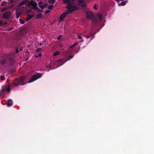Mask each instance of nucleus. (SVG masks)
Segmentation results:
<instances>
[{"label":"nucleus","instance_id":"obj_1","mask_svg":"<svg viewBox=\"0 0 154 154\" xmlns=\"http://www.w3.org/2000/svg\"><path fill=\"white\" fill-rule=\"evenodd\" d=\"M26 78V76H21L19 78H17L15 79L13 82L12 84H9L8 85L7 88L6 90L2 89L0 91V96L2 95V94L5 91H7L8 92H10L11 90V87H13V85H14L15 86H18L19 85H25L23 83V82Z\"/></svg>","mask_w":154,"mask_h":154},{"label":"nucleus","instance_id":"obj_2","mask_svg":"<svg viewBox=\"0 0 154 154\" xmlns=\"http://www.w3.org/2000/svg\"><path fill=\"white\" fill-rule=\"evenodd\" d=\"M66 8L68 10L66 12L63 13L61 15L60 19L61 21H63L64 19L65 18L67 14L77 10V8L76 7L74 6L72 7L70 4L67 5Z\"/></svg>","mask_w":154,"mask_h":154},{"label":"nucleus","instance_id":"obj_3","mask_svg":"<svg viewBox=\"0 0 154 154\" xmlns=\"http://www.w3.org/2000/svg\"><path fill=\"white\" fill-rule=\"evenodd\" d=\"M7 61L10 66H12L14 64V56L12 54H8L5 55Z\"/></svg>","mask_w":154,"mask_h":154},{"label":"nucleus","instance_id":"obj_4","mask_svg":"<svg viewBox=\"0 0 154 154\" xmlns=\"http://www.w3.org/2000/svg\"><path fill=\"white\" fill-rule=\"evenodd\" d=\"M42 76V74L40 73H38L36 74L33 76L28 81L29 83L32 82L40 78Z\"/></svg>","mask_w":154,"mask_h":154},{"label":"nucleus","instance_id":"obj_5","mask_svg":"<svg viewBox=\"0 0 154 154\" xmlns=\"http://www.w3.org/2000/svg\"><path fill=\"white\" fill-rule=\"evenodd\" d=\"M31 5L33 6L32 8L37 11V9L38 8V7L37 6V4L36 2L34 1L31 0L28 2V5L30 6Z\"/></svg>","mask_w":154,"mask_h":154},{"label":"nucleus","instance_id":"obj_6","mask_svg":"<svg viewBox=\"0 0 154 154\" xmlns=\"http://www.w3.org/2000/svg\"><path fill=\"white\" fill-rule=\"evenodd\" d=\"M75 0H63V1L64 3L65 4H67V5L69 4H70L72 6H75L76 7L77 10L78 8L75 5V3L74 2Z\"/></svg>","mask_w":154,"mask_h":154},{"label":"nucleus","instance_id":"obj_7","mask_svg":"<svg viewBox=\"0 0 154 154\" xmlns=\"http://www.w3.org/2000/svg\"><path fill=\"white\" fill-rule=\"evenodd\" d=\"M77 5L78 6H81L83 8H86V3L84 0H79Z\"/></svg>","mask_w":154,"mask_h":154},{"label":"nucleus","instance_id":"obj_8","mask_svg":"<svg viewBox=\"0 0 154 154\" xmlns=\"http://www.w3.org/2000/svg\"><path fill=\"white\" fill-rule=\"evenodd\" d=\"M11 16V13L10 11H8L5 12L2 15V18L5 19H9Z\"/></svg>","mask_w":154,"mask_h":154},{"label":"nucleus","instance_id":"obj_9","mask_svg":"<svg viewBox=\"0 0 154 154\" xmlns=\"http://www.w3.org/2000/svg\"><path fill=\"white\" fill-rule=\"evenodd\" d=\"M86 17L89 19H92L94 17L93 13L90 11H88L86 13Z\"/></svg>","mask_w":154,"mask_h":154},{"label":"nucleus","instance_id":"obj_10","mask_svg":"<svg viewBox=\"0 0 154 154\" xmlns=\"http://www.w3.org/2000/svg\"><path fill=\"white\" fill-rule=\"evenodd\" d=\"M48 4L46 3H43L42 2L40 1L38 2L39 6L42 9H43L45 8L47 5Z\"/></svg>","mask_w":154,"mask_h":154},{"label":"nucleus","instance_id":"obj_11","mask_svg":"<svg viewBox=\"0 0 154 154\" xmlns=\"http://www.w3.org/2000/svg\"><path fill=\"white\" fill-rule=\"evenodd\" d=\"M29 1L28 0H23L18 5V7H20L22 5H24L25 4L28 3Z\"/></svg>","mask_w":154,"mask_h":154},{"label":"nucleus","instance_id":"obj_12","mask_svg":"<svg viewBox=\"0 0 154 154\" xmlns=\"http://www.w3.org/2000/svg\"><path fill=\"white\" fill-rule=\"evenodd\" d=\"M13 105V101L11 99H9L7 103V106H10Z\"/></svg>","mask_w":154,"mask_h":154},{"label":"nucleus","instance_id":"obj_13","mask_svg":"<svg viewBox=\"0 0 154 154\" xmlns=\"http://www.w3.org/2000/svg\"><path fill=\"white\" fill-rule=\"evenodd\" d=\"M34 17L33 15H28L27 17V18L26 19V21H28L30 19H32Z\"/></svg>","mask_w":154,"mask_h":154},{"label":"nucleus","instance_id":"obj_14","mask_svg":"<svg viewBox=\"0 0 154 154\" xmlns=\"http://www.w3.org/2000/svg\"><path fill=\"white\" fill-rule=\"evenodd\" d=\"M7 60L6 59H4L1 60L0 63L1 64L3 65L5 64Z\"/></svg>","mask_w":154,"mask_h":154},{"label":"nucleus","instance_id":"obj_15","mask_svg":"<svg viewBox=\"0 0 154 154\" xmlns=\"http://www.w3.org/2000/svg\"><path fill=\"white\" fill-rule=\"evenodd\" d=\"M21 12L16 13V17L17 19H18L20 15L21 14Z\"/></svg>","mask_w":154,"mask_h":154},{"label":"nucleus","instance_id":"obj_16","mask_svg":"<svg viewBox=\"0 0 154 154\" xmlns=\"http://www.w3.org/2000/svg\"><path fill=\"white\" fill-rule=\"evenodd\" d=\"M42 17V14L41 13H40L36 15V19H39L40 18Z\"/></svg>","mask_w":154,"mask_h":154},{"label":"nucleus","instance_id":"obj_17","mask_svg":"<svg viewBox=\"0 0 154 154\" xmlns=\"http://www.w3.org/2000/svg\"><path fill=\"white\" fill-rule=\"evenodd\" d=\"M78 43L75 42V43H74V44L73 45L71 46L70 47V48H73V47L76 46V45H78Z\"/></svg>","mask_w":154,"mask_h":154},{"label":"nucleus","instance_id":"obj_18","mask_svg":"<svg viewBox=\"0 0 154 154\" xmlns=\"http://www.w3.org/2000/svg\"><path fill=\"white\" fill-rule=\"evenodd\" d=\"M48 2L51 4L54 3L55 2V0H49Z\"/></svg>","mask_w":154,"mask_h":154},{"label":"nucleus","instance_id":"obj_19","mask_svg":"<svg viewBox=\"0 0 154 154\" xmlns=\"http://www.w3.org/2000/svg\"><path fill=\"white\" fill-rule=\"evenodd\" d=\"M98 18L99 20L100 21H101L102 20V16L101 14H98Z\"/></svg>","mask_w":154,"mask_h":154},{"label":"nucleus","instance_id":"obj_20","mask_svg":"<svg viewBox=\"0 0 154 154\" xmlns=\"http://www.w3.org/2000/svg\"><path fill=\"white\" fill-rule=\"evenodd\" d=\"M60 53L59 51H56L54 54V55L55 56L59 54Z\"/></svg>","mask_w":154,"mask_h":154},{"label":"nucleus","instance_id":"obj_21","mask_svg":"<svg viewBox=\"0 0 154 154\" xmlns=\"http://www.w3.org/2000/svg\"><path fill=\"white\" fill-rule=\"evenodd\" d=\"M126 4V2L125 1L122 2L121 4H119V5H121L122 6L125 5Z\"/></svg>","mask_w":154,"mask_h":154},{"label":"nucleus","instance_id":"obj_22","mask_svg":"<svg viewBox=\"0 0 154 154\" xmlns=\"http://www.w3.org/2000/svg\"><path fill=\"white\" fill-rule=\"evenodd\" d=\"M20 23L22 24H23L25 23V21L24 20H23L22 19H20L19 20Z\"/></svg>","mask_w":154,"mask_h":154},{"label":"nucleus","instance_id":"obj_23","mask_svg":"<svg viewBox=\"0 0 154 154\" xmlns=\"http://www.w3.org/2000/svg\"><path fill=\"white\" fill-rule=\"evenodd\" d=\"M54 5H49L48 7V8L49 9L51 10L52 9Z\"/></svg>","mask_w":154,"mask_h":154},{"label":"nucleus","instance_id":"obj_24","mask_svg":"<svg viewBox=\"0 0 154 154\" xmlns=\"http://www.w3.org/2000/svg\"><path fill=\"white\" fill-rule=\"evenodd\" d=\"M0 78L2 80H4L5 79V77L4 75H1L0 76Z\"/></svg>","mask_w":154,"mask_h":154},{"label":"nucleus","instance_id":"obj_25","mask_svg":"<svg viewBox=\"0 0 154 154\" xmlns=\"http://www.w3.org/2000/svg\"><path fill=\"white\" fill-rule=\"evenodd\" d=\"M97 18H95L93 20V23H96L97 22Z\"/></svg>","mask_w":154,"mask_h":154},{"label":"nucleus","instance_id":"obj_26","mask_svg":"<svg viewBox=\"0 0 154 154\" xmlns=\"http://www.w3.org/2000/svg\"><path fill=\"white\" fill-rule=\"evenodd\" d=\"M7 10V8H1V12L4 11H5Z\"/></svg>","mask_w":154,"mask_h":154},{"label":"nucleus","instance_id":"obj_27","mask_svg":"<svg viewBox=\"0 0 154 154\" xmlns=\"http://www.w3.org/2000/svg\"><path fill=\"white\" fill-rule=\"evenodd\" d=\"M97 6V5L96 4H95L94 5V6L93 7L94 9H95V10H96L97 9V8L96 7Z\"/></svg>","mask_w":154,"mask_h":154},{"label":"nucleus","instance_id":"obj_28","mask_svg":"<svg viewBox=\"0 0 154 154\" xmlns=\"http://www.w3.org/2000/svg\"><path fill=\"white\" fill-rule=\"evenodd\" d=\"M36 11L37 12H38V13H39V12H42V10H41L39 8H38L37 9Z\"/></svg>","mask_w":154,"mask_h":154},{"label":"nucleus","instance_id":"obj_29","mask_svg":"<svg viewBox=\"0 0 154 154\" xmlns=\"http://www.w3.org/2000/svg\"><path fill=\"white\" fill-rule=\"evenodd\" d=\"M78 38L80 39H82V36L81 35H78Z\"/></svg>","mask_w":154,"mask_h":154},{"label":"nucleus","instance_id":"obj_30","mask_svg":"<svg viewBox=\"0 0 154 154\" xmlns=\"http://www.w3.org/2000/svg\"><path fill=\"white\" fill-rule=\"evenodd\" d=\"M73 56L72 55H69L68 58L69 59V60H70L73 57Z\"/></svg>","mask_w":154,"mask_h":154},{"label":"nucleus","instance_id":"obj_31","mask_svg":"<svg viewBox=\"0 0 154 154\" xmlns=\"http://www.w3.org/2000/svg\"><path fill=\"white\" fill-rule=\"evenodd\" d=\"M42 50V49L41 48H38L37 49V50L36 51L38 52H40Z\"/></svg>","mask_w":154,"mask_h":154},{"label":"nucleus","instance_id":"obj_32","mask_svg":"<svg viewBox=\"0 0 154 154\" xmlns=\"http://www.w3.org/2000/svg\"><path fill=\"white\" fill-rule=\"evenodd\" d=\"M19 52V50L18 48H17L16 50L15 53L17 54Z\"/></svg>","mask_w":154,"mask_h":154},{"label":"nucleus","instance_id":"obj_33","mask_svg":"<svg viewBox=\"0 0 154 154\" xmlns=\"http://www.w3.org/2000/svg\"><path fill=\"white\" fill-rule=\"evenodd\" d=\"M62 35H60L57 38V39L58 40H60L61 38V37H62Z\"/></svg>","mask_w":154,"mask_h":154},{"label":"nucleus","instance_id":"obj_34","mask_svg":"<svg viewBox=\"0 0 154 154\" xmlns=\"http://www.w3.org/2000/svg\"><path fill=\"white\" fill-rule=\"evenodd\" d=\"M42 56V54L41 53H40L38 54V56H36L35 57L38 58V57H41Z\"/></svg>","mask_w":154,"mask_h":154},{"label":"nucleus","instance_id":"obj_35","mask_svg":"<svg viewBox=\"0 0 154 154\" xmlns=\"http://www.w3.org/2000/svg\"><path fill=\"white\" fill-rule=\"evenodd\" d=\"M50 10H46V11H45V13L46 14H47L48 13L50 12Z\"/></svg>","mask_w":154,"mask_h":154},{"label":"nucleus","instance_id":"obj_36","mask_svg":"<svg viewBox=\"0 0 154 154\" xmlns=\"http://www.w3.org/2000/svg\"><path fill=\"white\" fill-rule=\"evenodd\" d=\"M3 25V23L2 21H0V26H2Z\"/></svg>","mask_w":154,"mask_h":154},{"label":"nucleus","instance_id":"obj_37","mask_svg":"<svg viewBox=\"0 0 154 154\" xmlns=\"http://www.w3.org/2000/svg\"><path fill=\"white\" fill-rule=\"evenodd\" d=\"M19 50L20 51H22L23 50V48H22V47H20L19 48Z\"/></svg>","mask_w":154,"mask_h":154},{"label":"nucleus","instance_id":"obj_38","mask_svg":"<svg viewBox=\"0 0 154 154\" xmlns=\"http://www.w3.org/2000/svg\"><path fill=\"white\" fill-rule=\"evenodd\" d=\"M42 45H43V44H42V43H40V45H40V46H41Z\"/></svg>","mask_w":154,"mask_h":154},{"label":"nucleus","instance_id":"obj_39","mask_svg":"<svg viewBox=\"0 0 154 154\" xmlns=\"http://www.w3.org/2000/svg\"><path fill=\"white\" fill-rule=\"evenodd\" d=\"M13 28H11L9 29V30H11Z\"/></svg>","mask_w":154,"mask_h":154},{"label":"nucleus","instance_id":"obj_40","mask_svg":"<svg viewBox=\"0 0 154 154\" xmlns=\"http://www.w3.org/2000/svg\"><path fill=\"white\" fill-rule=\"evenodd\" d=\"M120 0H116V1L118 2L119 1H120Z\"/></svg>","mask_w":154,"mask_h":154},{"label":"nucleus","instance_id":"obj_41","mask_svg":"<svg viewBox=\"0 0 154 154\" xmlns=\"http://www.w3.org/2000/svg\"><path fill=\"white\" fill-rule=\"evenodd\" d=\"M48 67H49V68H51V65H49V66H48Z\"/></svg>","mask_w":154,"mask_h":154},{"label":"nucleus","instance_id":"obj_42","mask_svg":"<svg viewBox=\"0 0 154 154\" xmlns=\"http://www.w3.org/2000/svg\"><path fill=\"white\" fill-rule=\"evenodd\" d=\"M87 38H90V36H88Z\"/></svg>","mask_w":154,"mask_h":154},{"label":"nucleus","instance_id":"obj_43","mask_svg":"<svg viewBox=\"0 0 154 154\" xmlns=\"http://www.w3.org/2000/svg\"><path fill=\"white\" fill-rule=\"evenodd\" d=\"M4 4H2V6Z\"/></svg>","mask_w":154,"mask_h":154},{"label":"nucleus","instance_id":"obj_44","mask_svg":"<svg viewBox=\"0 0 154 154\" xmlns=\"http://www.w3.org/2000/svg\"><path fill=\"white\" fill-rule=\"evenodd\" d=\"M53 69V68H51V69Z\"/></svg>","mask_w":154,"mask_h":154},{"label":"nucleus","instance_id":"obj_45","mask_svg":"<svg viewBox=\"0 0 154 154\" xmlns=\"http://www.w3.org/2000/svg\"><path fill=\"white\" fill-rule=\"evenodd\" d=\"M48 66H46V67H48Z\"/></svg>","mask_w":154,"mask_h":154}]
</instances>
